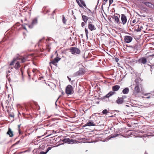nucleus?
<instances>
[{"label":"nucleus","mask_w":154,"mask_h":154,"mask_svg":"<svg viewBox=\"0 0 154 154\" xmlns=\"http://www.w3.org/2000/svg\"><path fill=\"white\" fill-rule=\"evenodd\" d=\"M38 23V19L37 17H35L32 20V22L31 24L29 25L28 23H24L22 25V28L27 31V29L25 26V25L28 26L29 28L30 29H32L34 26L36 25Z\"/></svg>","instance_id":"1"},{"label":"nucleus","mask_w":154,"mask_h":154,"mask_svg":"<svg viewBox=\"0 0 154 154\" xmlns=\"http://www.w3.org/2000/svg\"><path fill=\"white\" fill-rule=\"evenodd\" d=\"M28 58V56H21L20 57H17V58H14L13 61H14V62H15V61L17 60H21L20 63H23L26 62V61H27Z\"/></svg>","instance_id":"2"},{"label":"nucleus","mask_w":154,"mask_h":154,"mask_svg":"<svg viewBox=\"0 0 154 154\" xmlns=\"http://www.w3.org/2000/svg\"><path fill=\"white\" fill-rule=\"evenodd\" d=\"M74 92L72 87L70 85H68L66 88L65 93L68 95L72 94Z\"/></svg>","instance_id":"3"},{"label":"nucleus","mask_w":154,"mask_h":154,"mask_svg":"<svg viewBox=\"0 0 154 154\" xmlns=\"http://www.w3.org/2000/svg\"><path fill=\"white\" fill-rule=\"evenodd\" d=\"M82 67H80L79 70L75 73L74 75L75 76H79L85 74V71L84 67L82 65Z\"/></svg>","instance_id":"4"},{"label":"nucleus","mask_w":154,"mask_h":154,"mask_svg":"<svg viewBox=\"0 0 154 154\" xmlns=\"http://www.w3.org/2000/svg\"><path fill=\"white\" fill-rule=\"evenodd\" d=\"M70 51L71 52L72 54H74L75 53L77 54H79L80 53V50L76 47H71L69 48Z\"/></svg>","instance_id":"5"},{"label":"nucleus","mask_w":154,"mask_h":154,"mask_svg":"<svg viewBox=\"0 0 154 154\" xmlns=\"http://www.w3.org/2000/svg\"><path fill=\"white\" fill-rule=\"evenodd\" d=\"M61 59V58H60L59 57H57L54 58L52 60L50 61L49 63V64H52L54 65H57V64L56 63H58V61L60 60Z\"/></svg>","instance_id":"6"},{"label":"nucleus","mask_w":154,"mask_h":154,"mask_svg":"<svg viewBox=\"0 0 154 154\" xmlns=\"http://www.w3.org/2000/svg\"><path fill=\"white\" fill-rule=\"evenodd\" d=\"M93 22L89 21L88 22V29L91 31L95 30L96 29V28L95 27L94 25L92 24Z\"/></svg>","instance_id":"7"},{"label":"nucleus","mask_w":154,"mask_h":154,"mask_svg":"<svg viewBox=\"0 0 154 154\" xmlns=\"http://www.w3.org/2000/svg\"><path fill=\"white\" fill-rule=\"evenodd\" d=\"M147 58L145 57H142L139 58L137 61V62L138 63H141V64H145L147 62Z\"/></svg>","instance_id":"8"},{"label":"nucleus","mask_w":154,"mask_h":154,"mask_svg":"<svg viewBox=\"0 0 154 154\" xmlns=\"http://www.w3.org/2000/svg\"><path fill=\"white\" fill-rule=\"evenodd\" d=\"M125 42L126 43H129L131 42L133 39V38L129 35H126L124 36Z\"/></svg>","instance_id":"9"},{"label":"nucleus","mask_w":154,"mask_h":154,"mask_svg":"<svg viewBox=\"0 0 154 154\" xmlns=\"http://www.w3.org/2000/svg\"><path fill=\"white\" fill-rule=\"evenodd\" d=\"M74 140L70 139L69 138H65L62 140H60V141H62L65 143H74Z\"/></svg>","instance_id":"10"},{"label":"nucleus","mask_w":154,"mask_h":154,"mask_svg":"<svg viewBox=\"0 0 154 154\" xmlns=\"http://www.w3.org/2000/svg\"><path fill=\"white\" fill-rule=\"evenodd\" d=\"M141 46V45L137 42V43L133 45V51H138L140 48Z\"/></svg>","instance_id":"11"},{"label":"nucleus","mask_w":154,"mask_h":154,"mask_svg":"<svg viewBox=\"0 0 154 154\" xmlns=\"http://www.w3.org/2000/svg\"><path fill=\"white\" fill-rule=\"evenodd\" d=\"M121 20L122 22L120 23H122L123 25H125L127 21V18L126 16L124 14H121Z\"/></svg>","instance_id":"12"},{"label":"nucleus","mask_w":154,"mask_h":154,"mask_svg":"<svg viewBox=\"0 0 154 154\" xmlns=\"http://www.w3.org/2000/svg\"><path fill=\"white\" fill-rule=\"evenodd\" d=\"M125 102V101L119 97H118V98L116 101V103L119 105L122 104Z\"/></svg>","instance_id":"13"},{"label":"nucleus","mask_w":154,"mask_h":154,"mask_svg":"<svg viewBox=\"0 0 154 154\" xmlns=\"http://www.w3.org/2000/svg\"><path fill=\"white\" fill-rule=\"evenodd\" d=\"M47 6H44L42 9L41 13L45 14L50 12V9H47Z\"/></svg>","instance_id":"14"},{"label":"nucleus","mask_w":154,"mask_h":154,"mask_svg":"<svg viewBox=\"0 0 154 154\" xmlns=\"http://www.w3.org/2000/svg\"><path fill=\"white\" fill-rule=\"evenodd\" d=\"M142 3L144 4L145 5H146L147 7L152 8L153 4H152L151 2H145L143 1L142 2Z\"/></svg>","instance_id":"15"},{"label":"nucleus","mask_w":154,"mask_h":154,"mask_svg":"<svg viewBox=\"0 0 154 154\" xmlns=\"http://www.w3.org/2000/svg\"><path fill=\"white\" fill-rule=\"evenodd\" d=\"M7 134L9 135L10 137H12L14 136L13 131H12L11 129L9 128L8 131L7 132Z\"/></svg>","instance_id":"16"},{"label":"nucleus","mask_w":154,"mask_h":154,"mask_svg":"<svg viewBox=\"0 0 154 154\" xmlns=\"http://www.w3.org/2000/svg\"><path fill=\"white\" fill-rule=\"evenodd\" d=\"M120 86L119 85H116L113 86L112 87V90L114 92L117 91L120 88Z\"/></svg>","instance_id":"17"},{"label":"nucleus","mask_w":154,"mask_h":154,"mask_svg":"<svg viewBox=\"0 0 154 154\" xmlns=\"http://www.w3.org/2000/svg\"><path fill=\"white\" fill-rule=\"evenodd\" d=\"M117 14L118 16H116L114 19L115 23L117 24H120V23L119 22V18L120 15L118 14Z\"/></svg>","instance_id":"18"},{"label":"nucleus","mask_w":154,"mask_h":154,"mask_svg":"<svg viewBox=\"0 0 154 154\" xmlns=\"http://www.w3.org/2000/svg\"><path fill=\"white\" fill-rule=\"evenodd\" d=\"M87 125L88 126H95L96 125L94 122L93 121L89 120L87 123Z\"/></svg>","instance_id":"19"},{"label":"nucleus","mask_w":154,"mask_h":154,"mask_svg":"<svg viewBox=\"0 0 154 154\" xmlns=\"http://www.w3.org/2000/svg\"><path fill=\"white\" fill-rule=\"evenodd\" d=\"M115 93L113 91H110L105 96V97H106L107 98H109L113 95Z\"/></svg>","instance_id":"20"},{"label":"nucleus","mask_w":154,"mask_h":154,"mask_svg":"<svg viewBox=\"0 0 154 154\" xmlns=\"http://www.w3.org/2000/svg\"><path fill=\"white\" fill-rule=\"evenodd\" d=\"M82 20L84 22L86 23L88 19V17L85 15H82Z\"/></svg>","instance_id":"21"},{"label":"nucleus","mask_w":154,"mask_h":154,"mask_svg":"<svg viewBox=\"0 0 154 154\" xmlns=\"http://www.w3.org/2000/svg\"><path fill=\"white\" fill-rule=\"evenodd\" d=\"M134 90L135 92H134V94H135V93H137L140 92V89L138 85H137L135 87Z\"/></svg>","instance_id":"22"},{"label":"nucleus","mask_w":154,"mask_h":154,"mask_svg":"<svg viewBox=\"0 0 154 154\" xmlns=\"http://www.w3.org/2000/svg\"><path fill=\"white\" fill-rule=\"evenodd\" d=\"M20 67V62L19 61L17 62L14 66L15 69L17 70H18Z\"/></svg>","instance_id":"23"},{"label":"nucleus","mask_w":154,"mask_h":154,"mask_svg":"<svg viewBox=\"0 0 154 154\" xmlns=\"http://www.w3.org/2000/svg\"><path fill=\"white\" fill-rule=\"evenodd\" d=\"M122 91L123 94H127L129 92V89L128 87L125 88L122 90Z\"/></svg>","instance_id":"24"},{"label":"nucleus","mask_w":154,"mask_h":154,"mask_svg":"<svg viewBox=\"0 0 154 154\" xmlns=\"http://www.w3.org/2000/svg\"><path fill=\"white\" fill-rule=\"evenodd\" d=\"M106 97H105V96H104L103 97H101L100 98H98V99H99L100 100H102L103 101H106L108 102V101H109V99H106Z\"/></svg>","instance_id":"25"},{"label":"nucleus","mask_w":154,"mask_h":154,"mask_svg":"<svg viewBox=\"0 0 154 154\" xmlns=\"http://www.w3.org/2000/svg\"><path fill=\"white\" fill-rule=\"evenodd\" d=\"M107 109H104L102 111V113L104 115H107L108 113H109Z\"/></svg>","instance_id":"26"},{"label":"nucleus","mask_w":154,"mask_h":154,"mask_svg":"<svg viewBox=\"0 0 154 154\" xmlns=\"http://www.w3.org/2000/svg\"><path fill=\"white\" fill-rule=\"evenodd\" d=\"M119 134H112L110 136V139L112 138H113L116 137L117 136H118Z\"/></svg>","instance_id":"27"},{"label":"nucleus","mask_w":154,"mask_h":154,"mask_svg":"<svg viewBox=\"0 0 154 154\" xmlns=\"http://www.w3.org/2000/svg\"><path fill=\"white\" fill-rule=\"evenodd\" d=\"M79 1L82 5L84 6L85 8H87L86 5L85 4V2L83 0H79Z\"/></svg>","instance_id":"28"},{"label":"nucleus","mask_w":154,"mask_h":154,"mask_svg":"<svg viewBox=\"0 0 154 154\" xmlns=\"http://www.w3.org/2000/svg\"><path fill=\"white\" fill-rule=\"evenodd\" d=\"M85 32L86 36L87 38L88 37V29L86 28H85Z\"/></svg>","instance_id":"29"},{"label":"nucleus","mask_w":154,"mask_h":154,"mask_svg":"<svg viewBox=\"0 0 154 154\" xmlns=\"http://www.w3.org/2000/svg\"><path fill=\"white\" fill-rule=\"evenodd\" d=\"M62 22L64 24H66V20L65 19V17L63 15L62 16Z\"/></svg>","instance_id":"30"},{"label":"nucleus","mask_w":154,"mask_h":154,"mask_svg":"<svg viewBox=\"0 0 154 154\" xmlns=\"http://www.w3.org/2000/svg\"><path fill=\"white\" fill-rule=\"evenodd\" d=\"M137 26H138V28L136 29H135L136 31L137 32H140L141 31V29L139 27V25H137Z\"/></svg>","instance_id":"31"},{"label":"nucleus","mask_w":154,"mask_h":154,"mask_svg":"<svg viewBox=\"0 0 154 154\" xmlns=\"http://www.w3.org/2000/svg\"><path fill=\"white\" fill-rule=\"evenodd\" d=\"M125 106L129 107L130 109H131V107H133V106L132 105H131V104L129 105H125Z\"/></svg>","instance_id":"32"},{"label":"nucleus","mask_w":154,"mask_h":154,"mask_svg":"<svg viewBox=\"0 0 154 154\" xmlns=\"http://www.w3.org/2000/svg\"><path fill=\"white\" fill-rule=\"evenodd\" d=\"M8 113L9 114V116L10 117H13V118H14V113H12V114H11L9 112H8Z\"/></svg>","instance_id":"33"},{"label":"nucleus","mask_w":154,"mask_h":154,"mask_svg":"<svg viewBox=\"0 0 154 154\" xmlns=\"http://www.w3.org/2000/svg\"><path fill=\"white\" fill-rule=\"evenodd\" d=\"M125 46L128 47L130 48L133 50V45H126Z\"/></svg>","instance_id":"34"},{"label":"nucleus","mask_w":154,"mask_h":154,"mask_svg":"<svg viewBox=\"0 0 154 154\" xmlns=\"http://www.w3.org/2000/svg\"><path fill=\"white\" fill-rule=\"evenodd\" d=\"M91 15L93 17H94L95 13V11H93L91 12Z\"/></svg>","instance_id":"35"},{"label":"nucleus","mask_w":154,"mask_h":154,"mask_svg":"<svg viewBox=\"0 0 154 154\" xmlns=\"http://www.w3.org/2000/svg\"><path fill=\"white\" fill-rule=\"evenodd\" d=\"M67 78H68L69 80V81L71 82L72 84V82L75 81V80H72V81H71V79L70 78H69L68 76H67Z\"/></svg>","instance_id":"36"},{"label":"nucleus","mask_w":154,"mask_h":154,"mask_svg":"<svg viewBox=\"0 0 154 154\" xmlns=\"http://www.w3.org/2000/svg\"><path fill=\"white\" fill-rule=\"evenodd\" d=\"M40 154H46L47 153L46 151H45V152H44L43 151H41L40 152Z\"/></svg>","instance_id":"37"},{"label":"nucleus","mask_w":154,"mask_h":154,"mask_svg":"<svg viewBox=\"0 0 154 154\" xmlns=\"http://www.w3.org/2000/svg\"><path fill=\"white\" fill-rule=\"evenodd\" d=\"M52 148V147H48V148L46 150V152L48 153V152Z\"/></svg>","instance_id":"38"},{"label":"nucleus","mask_w":154,"mask_h":154,"mask_svg":"<svg viewBox=\"0 0 154 154\" xmlns=\"http://www.w3.org/2000/svg\"><path fill=\"white\" fill-rule=\"evenodd\" d=\"M45 148V146L43 145H42V146H40L39 147V149H44Z\"/></svg>","instance_id":"39"},{"label":"nucleus","mask_w":154,"mask_h":154,"mask_svg":"<svg viewBox=\"0 0 154 154\" xmlns=\"http://www.w3.org/2000/svg\"><path fill=\"white\" fill-rule=\"evenodd\" d=\"M76 2H77V3H78V4L79 5V6L80 7H82V8L83 7L80 4L79 0H76Z\"/></svg>","instance_id":"40"},{"label":"nucleus","mask_w":154,"mask_h":154,"mask_svg":"<svg viewBox=\"0 0 154 154\" xmlns=\"http://www.w3.org/2000/svg\"><path fill=\"white\" fill-rule=\"evenodd\" d=\"M135 82L136 83V85H139V83L138 82V79H135Z\"/></svg>","instance_id":"41"},{"label":"nucleus","mask_w":154,"mask_h":154,"mask_svg":"<svg viewBox=\"0 0 154 154\" xmlns=\"http://www.w3.org/2000/svg\"><path fill=\"white\" fill-rule=\"evenodd\" d=\"M56 10V9H55L53 11L52 13L51 14L53 16L54 15V14H55V10Z\"/></svg>","instance_id":"42"},{"label":"nucleus","mask_w":154,"mask_h":154,"mask_svg":"<svg viewBox=\"0 0 154 154\" xmlns=\"http://www.w3.org/2000/svg\"><path fill=\"white\" fill-rule=\"evenodd\" d=\"M115 60L116 62H118L119 61V59L118 58L116 57L115 58Z\"/></svg>","instance_id":"43"},{"label":"nucleus","mask_w":154,"mask_h":154,"mask_svg":"<svg viewBox=\"0 0 154 154\" xmlns=\"http://www.w3.org/2000/svg\"><path fill=\"white\" fill-rule=\"evenodd\" d=\"M127 97L126 96L124 95H122V97H121V98L123 100H124Z\"/></svg>","instance_id":"44"},{"label":"nucleus","mask_w":154,"mask_h":154,"mask_svg":"<svg viewBox=\"0 0 154 154\" xmlns=\"http://www.w3.org/2000/svg\"><path fill=\"white\" fill-rule=\"evenodd\" d=\"M14 61L12 60L10 63L9 65L10 66H12L14 65Z\"/></svg>","instance_id":"45"},{"label":"nucleus","mask_w":154,"mask_h":154,"mask_svg":"<svg viewBox=\"0 0 154 154\" xmlns=\"http://www.w3.org/2000/svg\"><path fill=\"white\" fill-rule=\"evenodd\" d=\"M85 23L84 22H82L81 23V26L82 27H83L85 25Z\"/></svg>","instance_id":"46"},{"label":"nucleus","mask_w":154,"mask_h":154,"mask_svg":"<svg viewBox=\"0 0 154 154\" xmlns=\"http://www.w3.org/2000/svg\"><path fill=\"white\" fill-rule=\"evenodd\" d=\"M113 0H109V5L110 6L112 3L113 2Z\"/></svg>","instance_id":"47"},{"label":"nucleus","mask_w":154,"mask_h":154,"mask_svg":"<svg viewBox=\"0 0 154 154\" xmlns=\"http://www.w3.org/2000/svg\"><path fill=\"white\" fill-rule=\"evenodd\" d=\"M45 39V37H43L42 39L39 40V42H41V43L42 42V40H44Z\"/></svg>","instance_id":"48"},{"label":"nucleus","mask_w":154,"mask_h":154,"mask_svg":"<svg viewBox=\"0 0 154 154\" xmlns=\"http://www.w3.org/2000/svg\"><path fill=\"white\" fill-rule=\"evenodd\" d=\"M108 19L109 20L110 22H112V21L111 20V17H108Z\"/></svg>","instance_id":"49"},{"label":"nucleus","mask_w":154,"mask_h":154,"mask_svg":"<svg viewBox=\"0 0 154 154\" xmlns=\"http://www.w3.org/2000/svg\"><path fill=\"white\" fill-rule=\"evenodd\" d=\"M18 132H19V134H22V132L21 131L20 129V130L18 129Z\"/></svg>","instance_id":"50"},{"label":"nucleus","mask_w":154,"mask_h":154,"mask_svg":"<svg viewBox=\"0 0 154 154\" xmlns=\"http://www.w3.org/2000/svg\"><path fill=\"white\" fill-rule=\"evenodd\" d=\"M5 40L2 39L1 41L0 42V44H2L3 42H4L5 41Z\"/></svg>","instance_id":"51"},{"label":"nucleus","mask_w":154,"mask_h":154,"mask_svg":"<svg viewBox=\"0 0 154 154\" xmlns=\"http://www.w3.org/2000/svg\"><path fill=\"white\" fill-rule=\"evenodd\" d=\"M20 71L21 72L22 75H23V71L22 68L20 69Z\"/></svg>","instance_id":"52"},{"label":"nucleus","mask_w":154,"mask_h":154,"mask_svg":"<svg viewBox=\"0 0 154 154\" xmlns=\"http://www.w3.org/2000/svg\"><path fill=\"white\" fill-rule=\"evenodd\" d=\"M117 16H116L115 15H113L112 16H111L112 18L113 19H114Z\"/></svg>","instance_id":"53"},{"label":"nucleus","mask_w":154,"mask_h":154,"mask_svg":"<svg viewBox=\"0 0 154 154\" xmlns=\"http://www.w3.org/2000/svg\"><path fill=\"white\" fill-rule=\"evenodd\" d=\"M137 15H139V16H142V17H146V16H145V15H144H144H142V16H141V15H140L139 14H138L137 13Z\"/></svg>","instance_id":"54"},{"label":"nucleus","mask_w":154,"mask_h":154,"mask_svg":"<svg viewBox=\"0 0 154 154\" xmlns=\"http://www.w3.org/2000/svg\"><path fill=\"white\" fill-rule=\"evenodd\" d=\"M16 145V144H15V143L14 144H13L12 145H11V148L13 147H14V146H15Z\"/></svg>","instance_id":"55"},{"label":"nucleus","mask_w":154,"mask_h":154,"mask_svg":"<svg viewBox=\"0 0 154 154\" xmlns=\"http://www.w3.org/2000/svg\"><path fill=\"white\" fill-rule=\"evenodd\" d=\"M106 2H103V3L102 4V5L101 6V8H103V5H105L106 4Z\"/></svg>","instance_id":"56"},{"label":"nucleus","mask_w":154,"mask_h":154,"mask_svg":"<svg viewBox=\"0 0 154 154\" xmlns=\"http://www.w3.org/2000/svg\"><path fill=\"white\" fill-rule=\"evenodd\" d=\"M21 124H20V125H18V130L19 129H20V126L21 125Z\"/></svg>","instance_id":"57"},{"label":"nucleus","mask_w":154,"mask_h":154,"mask_svg":"<svg viewBox=\"0 0 154 154\" xmlns=\"http://www.w3.org/2000/svg\"><path fill=\"white\" fill-rule=\"evenodd\" d=\"M20 140L17 141L15 143V144L16 145L18 144L20 142Z\"/></svg>","instance_id":"58"},{"label":"nucleus","mask_w":154,"mask_h":154,"mask_svg":"<svg viewBox=\"0 0 154 154\" xmlns=\"http://www.w3.org/2000/svg\"><path fill=\"white\" fill-rule=\"evenodd\" d=\"M150 98H151L152 99H153L154 98L153 97H151L150 96H149V97H146V99H149Z\"/></svg>","instance_id":"59"},{"label":"nucleus","mask_w":154,"mask_h":154,"mask_svg":"<svg viewBox=\"0 0 154 154\" xmlns=\"http://www.w3.org/2000/svg\"><path fill=\"white\" fill-rule=\"evenodd\" d=\"M57 100H56V101L55 102V106H56V109L57 108Z\"/></svg>","instance_id":"60"},{"label":"nucleus","mask_w":154,"mask_h":154,"mask_svg":"<svg viewBox=\"0 0 154 154\" xmlns=\"http://www.w3.org/2000/svg\"><path fill=\"white\" fill-rule=\"evenodd\" d=\"M119 112L120 111L119 110H115L113 111V112Z\"/></svg>","instance_id":"61"},{"label":"nucleus","mask_w":154,"mask_h":154,"mask_svg":"<svg viewBox=\"0 0 154 154\" xmlns=\"http://www.w3.org/2000/svg\"><path fill=\"white\" fill-rule=\"evenodd\" d=\"M113 115H114V117H118V114H115Z\"/></svg>","instance_id":"62"},{"label":"nucleus","mask_w":154,"mask_h":154,"mask_svg":"<svg viewBox=\"0 0 154 154\" xmlns=\"http://www.w3.org/2000/svg\"><path fill=\"white\" fill-rule=\"evenodd\" d=\"M87 125V123H86L85 124L83 125L82 126V127H85L87 126L88 125Z\"/></svg>","instance_id":"63"},{"label":"nucleus","mask_w":154,"mask_h":154,"mask_svg":"<svg viewBox=\"0 0 154 154\" xmlns=\"http://www.w3.org/2000/svg\"><path fill=\"white\" fill-rule=\"evenodd\" d=\"M153 105H154V103H150L149 104V105L150 106H152Z\"/></svg>","instance_id":"64"}]
</instances>
